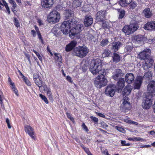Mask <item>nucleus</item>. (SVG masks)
<instances>
[{
  "label": "nucleus",
  "instance_id": "nucleus-1",
  "mask_svg": "<svg viewBox=\"0 0 155 155\" xmlns=\"http://www.w3.org/2000/svg\"><path fill=\"white\" fill-rule=\"evenodd\" d=\"M74 14L71 10H66L64 12V17L67 21H64L61 25V29L63 34H67L69 33L70 37L73 38L75 36L79 33L81 31L83 25L81 24L77 25L74 27L72 25L76 24L77 22L73 19Z\"/></svg>",
  "mask_w": 155,
  "mask_h": 155
},
{
  "label": "nucleus",
  "instance_id": "nucleus-2",
  "mask_svg": "<svg viewBox=\"0 0 155 155\" xmlns=\"http://www.w3.org/2000/svg\"><path fill=\"white\" fill-rule=\"evenodd\" d=\"M138 23V21L133 20L129 25H125L124 27L122 29V31L127 35H130L133 33L139 28Z\"/></svg>",
  "mask_w": 155,
  "mask_h": 155
},
{
  "label": "nucleus",
  "instance_id": "nucleus-3",
  "mask_svg": "<svg viewBox=\"0 0 155 155\" xmlns=\"http://www.w3.org/2000/svg\"><path fill=\"white\" fill-rule=\"evenodd\" d=\"M89 52V49L85 46H80L75 47L73 50L74 55L80 58L84 57Z\"/></svg>",
  "mask_w": 155,
  "mask_h": 155
},
{
  "label": "nucleus",
  "instance_id": "nucleus-4",
  "mask_svg": "<svg viewBox=\"0 0 155 155\" xmlns=\"http://www.w3.org/2000/svg\"><path fill=\"white\" fill-rule=\"evenodd\" d=\"M60 17L59 13L55 10H53L50 13L47 20L49 23L55 24L59 22Z\"/></svg>",
  "mask_w": 155,
  "mask_h": 155
},
{
  "label": "nucleus",
  "instance_id": "nucleus-5",
  "mask_svg": "<svg viewBox=\"0 0 155 155\" xmlns=\"http://www.w3.org/2000/svg\"><path fill=\"white\" fill-rule=\"evenodd\" d=\"M151 51L150 49L146 48L143 51L140 52L138 55V58L140 60H143L145 61L150 60L153 58L150 55Z\"/></svg>",
  "mask_w": 155,
  "mask_h": 155
},
{
  "label": "nucleus",
  "instance_id": "nucleus-6",
  "mask_svg": "<svg viewBox=\"0 0 155 155\" xmlns=\"http://www.w3.org/2000/svg\"><path fill=\"white\" fill-rule=\"evenodd\" d=\"M152 94H148L146 95V97L144 98L142 105L145 109H149L152 104V101L151 99L152 97Z\"/></svg>",
  "mask_w": 155,
  "mask_h": 155
},
{
  "label": "nucleus",
  "instance_id": "nucleus-7",
  "mask_svg": "<svg viewBox=\"0 0 155 155\" xmlns=\"http://www.w3.org/2000/svg\"><path fill=\"white\" fill-rule=\"evenodd\" d=\"M115 86L114 84H108L107 87L105 91L106 95L112 97L114 96L116 91Z\"/></svg>",
  "mask_w": 155,
  "mask_h": 155
},
{
  "label": "nucleus",
  "instance_id": "nucleus-8",
  "mask_svg": "<svg viewBox=\"0 0 155 155\" xmlns=\"http://www.w3.org/2000/svg\"><path fill=\"white\" fill-rule=\"evenodd\" d=\"M35 29V30H32L31 31L30 34L34 38H35L36 36V32L38 36V38L40 40L42 44H44V41L43 38L41 35V33L39 29L38 28L36 25L34 26Z\"/></svg>",
  "mask_w": 155,
  "mask_h": 155
},
{
  "label": "nucleus",
  "instance_id": "nucleus-9",
  "mask_svg": "<svg viewBox=\"0 0 155 155\" xmlns=\"http://www.w3.org/2000/svg\"><path fill=\"white\" fill-rule=\"evenodd\" d=\"M24 130L25 133L33 139L35 140L36 137L35 136L34 129L30 126L26 125L24 127Z\"/></svg>",
  "mask_w": 155,
  "mask_h": 155
},
{
  "label": "nucleus",
  "instance_id": "nucleus-10",
  "mask_svg": "<svg viewBox=\"0 0 155 155\" xmlns=\"http://www.w3.org/2000/svg\"><path fill=\"white\" fill-rule=\"evenodd\" d=\"M124 73L121 69H117L115 70L112 77L114 80L117 81L120 78H122V77L124 76Z\"/></svg>",
  "mask_w": 155,
  "mask_h": 155
},
{
  "label": "nucleus",
  "instance_id": "nucleus-11",
  "mask_svg": "<svg viewBox=\"0 0 155 155\" xmlns=\"http://www.w3.org/2000/svg\"><path fill=\"white\" fill-rule=\"evenodd\" d=\"M143 77L141 76H138L136 78L134 84V89H139L140 88L143 82Z\"/></svg>",
  "mask_w": 155,
  "mask_h": 155
},
{
  "label": "nucleus",
  "instance_id": "nucleus-12",
  "mask_svg": "<svg viewBox=\"0 0 155 155\" xmlns=\"http://www.w3.org/2000/svg\"><path fill=\"white\" fill-rule=\"evenodd\" d=\"M129 98L125 96L123 99V102L121 106L124 110L125 111L129 110L131 105L130 103L128 101Z\"/></svg>",
  "mask_w": 155,
  "mask_h": 155
},
{
  "label": "nucleus",
  "instance_id": "nucleus-13",
  "mask_svg": "<svg viewBox=\"0 0 155 155\" xmlns=\"http://www.w3.org/2000/svg\"><path fill=\"white\" fill-rule=\"evenodd\" d=\"M153 61V58L144 61L142 66L143 69L146 71L149 70V69L152 67Z\"/></svg>",
  "mask_w": 155,
  "mask_h": 155
},
{
  "label": "nucleus",
  "instance_id": "nucleus-14",
  "mask_svg": "<svg viewBox=\"0 0 155 155\" xmlns=\"http://www.w3.org/2000/svg\"><path fill=\"white\" fill-rule=\"evenodd\" d=\"M41 5L43 8H47L52 7L53 4V0H41Z\"/></svg>",
  "mask_w": 155,
  "mask_h": 155
},
{
  "label": "nucleus",
  "instance_id": "nucleus-15",
  "mask_svg": "<svg viewBox=\"0 0 155 155\" xmlns=\"http://www.w3.org/2000/svg\"><path fill=\"white\" fill-rule=\"evenodd\" d=\"M125 81L126 82L130 84L134 82L135 77L132 73H127L125 76Z\"/></svg>",
  "mask_w": 155,
  "mask_h": 155
},
{
  "label": "nucleus",
  "instance_id": "nucleus-16",
  "mask_svg": "<svg viewBox=\"0 0 155 155\" xmlns=\"http://www.w3.org/2000/svg\"><path fill=\"white\" fill-rule=\"evenodd\" d=\"M77 42L76 41H72L66 45L65 48V51L68 52L72 51L73 49L74 50L77 45Z\"/></svg>",
  "mask_w": 155,
  "mask_h": 155
},
{
  "label": "nucleus",
  "instance_id": "nucleus-17",
  "mask_svg": "<svg viewBox=\"0 0 155 155\" xmlns=\"http://www.w3.org/2000/svg\"><path fill=\"white\" fill-rule=\"evenodd\" d=\"M43 88L44 91H46L47 95L49 100L51 101H53V98L50 88L48 87L45 84H43Z\"/></svg>",
  "mask_w": 155,
  "mask_h": 155
},
{
  "label": "nucleus",
  "instance_id": "nucleus-18",
  "mask_svg": "<svg viewBox=\"0 0 155 155\" xmlns=\"http://www.w3.org/2000/svg\"><path fill=\"white\" fill-rule=\"evenodd\" d=\"M147 90L150 94L155 93V81H151L149 82L147 86Z\"/></svg>",
  "mask_w": 155,
  "mask_h": 155
},
{
  "label": "nucleus",
  "instance_id": "nucleus-19",
  "mask_svg": "<svg viewBox=\"0 0 155 155\" xmlns=\"http://www.w3.org/2000/svg\"><path fill=\"white\" fill-rule=\"evenodd\" d=\"M61 32L63 33L61 30V26L60 28L57 25L54 26L51 30V32L56 37L59 36Z\"/></svg>",
  "mask_w": 155,
  "mask_h": 155
},
{
  "label": "nucleus",
  "instance_id": "nucleus-20",
  "mask_svg": "<svg viewBox=\"0 0 155 155\" xmlns=\"http://www.w3.org/2000/svg\"><path fill=\"white\" fill-rule=\"evenodd\" d=\"M107 82V80L105 78H97V88H101L106 86Z\"/></svg>",
  "mask_w": 155,
  "mask_h": 155
},
{
  "label": "nucleus",
  "instance_id": "nucleus-21",
  "mask_svg": "<svg viewBox=\"0 0 155 155\" xmlns=\"http://www.w3.org/2000/svg\"><path fill=\"white\" fill-rule=\"evenodd\" d=\"M132 38L133 41L138 43H142L145 40V37L140 35H133Z\"/></svg>",
  "mask_w": 155,
  "mask_h": 155
},
{
  "label": "nucleus",
  "instance_id": "nucleus-22",
  "mask_svg": "<svg viewBox=\"0 0 155 155\" xmlns=\"http://www.w3.org/2000/svg\"><path fill=\"white\" fill-rule=\"evenodd\" d=\"M93 23V19L91 16L87 15L84 19V24L85 26L87 27L90 26Z\"/></svg>",
  "mask_w": 155,
  "mask_h": 155
},
{
  "label": "nucleus",
  "instance_id": "nucleus-23",
  "mask_svg": "<svg viewBox=\"0 0 155 155\" xmlns=\"http://www.w3.org/2000/svg\"><path fill=\"white\" fill-rule=\"evenodd\" d=\"M97 65V74H98L97 76V78H105V74H106V72L105 70H102L101 69L99 70L100 69H98L99 67L100 68H101V65L100 63H98Z\"/></svg>",
  "mask_w": 155,
  "mask_h": 155
},
{
  "label": "nucleus",
  "instance_id": "nucleus-24",
  "mask_svg": "<svg viewBox=\"0 0 155 155\" xmlns=\"http://www.w3.org/2000/svg\"><path fill=\"white\" fill-rule=\"evenodd\" d=\"M144 29L147 30L155 29V21L147 22L144 26Z\"/></svg>",
  "mask_w": 155,
  "mask_h": 155
},
{
  "label": "nucleus",
  "instance_id": "nucleus-25",
  "mask_svg": "<svg viewBox=\"0 0 155 155\" xmlns=\"http://www.w3.org/2000/svg\"><path fill=\"white\" fill-rule=\"evenodd\" d=\"M8 82L10 85H11V87L12 90L16 95L18 96L19 94L18 90L16 88L14 83L12 82L11 79L10 77H9L8 78Z\"/></svg>",
  "mask_w": 155,
  "mask_h": 155
},
{
  "label": "nucleus",
  "instance_id": "nucleus-26",
  "mask_svg": "<svg viewBox=\"0 0 155 155\" xmlns=\"http://www.w3.org/2000/svg\"><path fill=\"white\" fill-rule=\"evenodd\" d=\"M117 85L119 89H122L125 86V81L124 78H121L118 80Z\"/></svg>",
  "mask_w": 155,
  "mask_h": 155
},
{
  "label": "nucleus",
  "instance_id": "nucleus-27",
  "mask_svg": "<svg viewBox=\"0 0 155 155\" xmlns=\"http://www.w3.org/2000/svg\"><path fill=\"white\" fill-rule=\"evenodd\" d=\"M122 44L120 41H117L113 43L112 48L114 49L115 51H117L120 47Z\"/></svg>",
  "mask_w": 155,
  "mask_h": 155
},
{
  "label": "nucleus",
  "instance_id": "nucleus-28",
  "mask_svg": "<svg viewBox=\"0 0 155 155\" xmlns=\"http://www.w3.org/2000/svg\"><path fill=\"white\" fill-rule=\"evenodd\" d=\"M54 58L57 62L61 64L62 63V58L61 55L59 53H55L54 54Z\"/></svg>",
  "mask_w": 155,
  "mask_h": 155
},
{
  "label": "nucleus",
  "instance_id": "nucleus-29",
  "mask_svg": "<svg viewBox=\"0 0 155 155\" xmlns=\"http://www.w3.org/2000/svg\"><path fill=\"white\" fill-rule=\"evenodd\" d=\"M145 16L147 18H149L152 15V12L150 11L149 8H146L145 9L143 12Z\"/></svg>",
  "mask_w": 155,
  "mask_h": 155
},
{
  "label": "nucleus",
  "instance_id": "nucleus-30",
  "mask_svg": "<svg viewBox=\"0 0 155 155\" xmlns=\"http://www.w3.org/2000/svg\"><path fill=\"white\" fill-rule=\"evenodd\" d=\"M132 90L131 88L129 86H126L122 92V94L124 95H128L130 94Z\"/></svg>",
  "mask_w": 155,
  "mask_h": 155
},
{
  "label": "nucleus",
  "instance_id": "nucleus-31",
  "mask_svg": "<svg viewBox=\"0 0 155 155\" xmlns=\"http://www.w3.org/2000/svg\"><path fill=\"white\" fill-rule=\"evenodd\" d=\"M132 0H121L119 2L122 7L126 6L131 2Z\"/></svg>",
  "mask_w": 155,
  "mask_h": 155
},
{
  "label": "nucleus",
  "instance_id": "nucleus-32",
  "mask_svg": "<svg viewBox=\"0 0 155 155\" xmlns=\"http://www.w3.org/2000/svg\"><path fill=\"white\" fill-rule=\"evenodd\" d=\"M117 10L119 15L118 19H122L125 15V11L124 10L120 9H117Z\"/></svg>",
  "mask_w": 155,
  "mask_h": 155
},
{
  "label": "nucleus",
  "instance_id": "nucleus-33",
  "mask_svg": "<svg viewBox=\"0 0 155 155\" xmlns=\"http://www.w3.org/2000/svg\"><path fill=\"white\" fill-rule=\"evenodd\" d=\"M106 13V10H101L97 12V17H98L100 19V21H101V19L105 17Z\"/></svg>",
  "mask_w": 155,
  "mask_h": 155
},
{
  "label": "nucleus",
  "instance_id": "nucleus-34",
  "mask_svg": "<svg viewBox=\"0 0 155 155\" xmlns=\"http://www.w3.org/2000/svg\"><path fill=\"white\" fill-rule=\"evenodd\" d=\"M96 62L94 63V66L91 65L90 67V70L91 72L94 74L96 75L97 74V67L95 66Z\"/></svg>",
  "mask_w": 155,
  "mask_h": 155
},
{
  "label": "nucleus",
  "instance_id": "nucleus-35",
  "mask_svg": "<svg viewBox=\"0 0 155 155\" xmlns=\"http://www.w3.org/2000/svg\"><path fill=\"white\" fill-rule=\"evenodd\" d=\"M101 21L102 22V28L104 29H108L110 28L108 23L107 22L103 20H102Z\"/></svg>",
  "mask_w": 155,
  "mask_h": 155
},
{
  "label": "nucleus",
  "instance_id": "nucleus-36",
  "mask_svg": "<svg viewBox=\"0 0 155 155\" xmlns=\"http://www.w3.org/2000/svg\"><path fill=\"white\" fill-rule=\"evenodd\" d=\"M81 3L79 0H74L73 2L72 6L74 8H77L81 6Z\"/></svg>",
  "mask_w": 155,
  "mask_h": 155
},
{
  "label": "nucleus",
  "instance_id": "nucleus-37",
  "mask_svg": "<svg viewBox=\"0 0 155 155\" xmlns=\"http://www.w3.org/2000/svg\"><path fill=\"white\" fill-rule=\"evenodd\" d=\"M34 82L37 86L39 88V90L41 91V88L42 87H43V84H42V81L39 78L37 80H35Z\"/></svg>",
  "mask_w": 155,
  "mask_h": 155
},
{
  "label": "nucleus",
  "instance_id": "nucleus-38",
  "mask_svg": "<svg viewBox=\"0 0 155 155\" xmlns=\"http://www.w3.org/2000/svg\"><path fill=\"white\" fill-rule=\"evenodd\" d=\"M111 53V51L108 49H105L103 53L102 56L103 58L108 57Z\"/></svg>",
  "mask_w": 155,
  "mask_h": 155
},
{
  "label": "nucleus",
  "instance_id": "nucleus-39",
  "mask_svg": "<svg viewBox=\"0 0 155 155\" xmlns=\"http://www.w3.org/2000/svg\"><path fill=\"white\" fill-rule=\"evenodd\" d=\"M120 61V57L119 54L116 53H113V61L117 63Z\"/></svg>",
  "mask_w": 155,
  "mask_h": 155
},
{
  "label": "nucleus",
  "instance_id": "nucleus-40",
  "mask_svg": "<svg viewBox=\"0 0 155 155\" xmlns=\"http://www.w3.org/2000/svg\"><path fill=\"white\" fill-rule=\"evenodd\" d=\"M133 46L131 44H127L125 47V50L127 52H130L133 49Z\"/></svg>",
  "mask_w": 155,
  "mask_h": 155
},
{
  "label": "nucleus",
  "instance_id": "nucleus-41",
  "mask_svg": "<svg viewBox=\"0 0 155 155\" xmlns=\"http://www.w3.org/2000/svg\"><path fill=\"white\" fill-rule=\"evenodd\" d=\"M2 1L3 3V6H5L7 12H8V14H9L10 13V11L7 3L4 0H2Z\"/></svg>",
  "mask_w": 155,
  "mask_h": 155
},
{
  "label": "nucleus",
  "instance_id": "nucleus-42",
  "mask_svg": "<svg viewBox=\"0 0 155 155\" xmlns=\"http://www.w3.org/2000/svg\"><path fill=\"white\" fill-rule=\"evenodd\" d=\"M4 98L3 93L0 90V103L2 107H4V105L3 102V98Z\"/></svg>",
  "mask_w": 155,
  "mask_h": 155
},
{
  "label": "nucleus",
  "instance_id": "nucleus-43",
  "mask_svg": "<svg viewBox=\"0 0 155 155\" xmlns=\"http://www.w3.org/2000/svg\"><path fill=\"white\" fill-rule=\"evenodd\" d=\"M152 75L151 71L149 70H148L147 72L145 73L143 77L148 78H150L152 77Z\"/></svg>",
  "mask_w": 155,
  "mask_h": 155
},
{
  "label": "nucleus",
  "instance_id": "nucleus-44",
  "mask_svg": "<svg viewBox=\"0 0 155 155\" xmlns=\"http://www.w3.org/2000/svg\"><path fill=\"white\" fill-rule=\"evenodd\" d=\"M66 115L67 116V117L68 118L70 119V120L73 123H75V121L74 120V118L72 117V115L70 113H68V112L66 113Z\"/></svg>",
  "mask_w": 155,
  "mask_h": 155
},
{
  "label": "nucleus",
  "instance_id": "nucleus-45",
  "mask_svg": "<svg viewBox=\"0 0 155 155\" xmlns=\"http://www.w3.org/2000/svg\"><path fill=\"white\" fill-rule=\"evenodd\" d=\"M39 96L46 104L49 103V101L46 97L45 96L41 94H39Z\"/></svg>",
  "mask_w": 155,
  "mask_h": 155
},
{
  "label": "nucleus",
  "instance_id": "nucleus-46",
  "mask_svg": "<svg viewBox=\"0 0 155 155\" xmlns=\"http://www.w3.org/2000/svg\"><path fill=\"white\" fill-rule=\"evenodd\" d=\"M14 23L15 25L17 28L20 27V24L18 20L16 18H14Z\"/></svg>",
  "mask_w": 155,
  "mask_h": 155
},
{
  "label": "nucleus",
  "instance_id": "nucleus-47",
  "mask_svg": "<svg viewBox=\"0 0 155 155\" xmlns=\"http://www.w3.org/2000/svg\"><path fill=\"white\" fill-rule=\"evenodd\" d=\"M109 41L107 39H103L101 42V45L102 46H105L108 45Z\"/></svg>",
  "mask_w": 155,
  "mask_h": 155
},
{
  "label": "nucleus",
  "instance_id": "nucleus-48",
  "mask_svg": "<svg viewBox=\"0 0 155 155\" xmlns=\"http://www.w3.org/2000/svg\"><path fill=\"white\" fill-rule=\"evenodd\" d=\"M81 147L83 149L84 151L87 154L91 152L88 148H87L84 147V146L82 144H81Z\"/></svg>",
  "mask_w": 155,
  "mask_h": 155
},
{
  "label": "nucleus",
  "instance_id": "nucleus-49",
  "mask_svg": "<svg viewBox=\"0 0 155 155\" xmlns=\"http://www.w3.org/2000/svg\"><path fill=\"white\" fill-rule=\"evenodd\" d=\"M130 4V9H134L137 6V4L134 2H131Z\"/></svg>",
  "mask_w": 155,
  "mask_h": 155
},
{
  "label": "nucleus",
  "instance_id": "nucleus-50",
  "mask_svg": "<svg viewBox=\"0 0 155 155\" xmlns=\"http://www.w3.org/2000/svg\"><path fill=\"white\" fill-rule=\"evenodd\" d=\"M33 52H34V53L36 54V55H37V56L38 57V58L39 59V60L41 61H42V58L41 56L39 54V53L37 52L36 51L33 50Z\"/></svg>",
  "mask_w": 155,
  "mask_h": 155
},
{
  "label": "nucleus",
  "instance_id": "nucleus-51",
  "mask_svg": "<svg viewBox=\"0 0 155 155\" xmlns=\"http://www.w3.org/2000/svg\"><path fill=\"white\" fill-rule=\"evenodd\" d=\"M25 83L28 86H31V83L29 80L27 78L25 77L23 79Z\"/></svg>",
  "mask_w": 155,
  "mask_h": 155
},
{
  "label": "nucleus",
  "instance_id": "nucleus-52",
  "mask_svg": "<svg viewBox=\"0 0 155 155\" xmlns=\"http://www.w3.org/2000/svg\"><path fill=\"white\" fill-rule=\"evenodd\" d=\"M81 127L86 132H88V131L89 130L87 127L86 126V125L84 123H83L82 124Z\"/></svg>",
  "mask_w": 155,
  "mask_h": 155
},
{
  "label": "nucleus",
  "instance_id": "nucleus-53",
  "mask_svg": "<svg viewBox=\"0 0 155 155\" xmlns=\"http://www.w3.org/2000/svg\"><path fill=\"white\" fill-rule=\"evenodd\" d=\"M115 128L118 131L121 132L123 133L124 131V129L123 128L120 127L116 126L115 127Z\"/></svg>",
  "mask_w": 155,
  "mask_h": 155
},
{
  "label": "nucleus",
  "instance_id": "nucleus-54",
  "mask_svg": "<svg viewBox=\"0 0 155 155\" xmlns=\"http://www.w3.org/2000/svg\"><path fill=\"white\" fill-rule=\"evenodd\" d=\"M148 42L150 44L155 43V37H154L153 38L149 39L148 41Z\"/></svg>",
  "mask_w": 155,
  "mask_h": 155
},
{
  "label": "nucleus",
  "instance_id": "nucleus-55",
  "mask_svg": "<svg viewBox=\"0 0 155 155\" xmlns=\"http://www.w3.org/2000/svg\"><path fill=\"white\" fill-rule=\"evenodd\" d=\"M121 144L123 146H128L130 145L129 143H126L125 140H121Z\"/></svg>",
  "mask_w": 155,
  "mask_h": 155
},
{
  "label": "nucleus",
  "instance_id": "nucleus-56",
  "mask_svg": "<svg viewBox=\"0 0 155 155\" xmlns=\"http://www.w3.org/2000/svg\"><path fill=\"white\" fill-rule=\"evenodd\" d=\"M6 122L7 124L8 128L10 129L11 128V126L10 124L9 120L8 118H6Z\"/></svg>",
  "mask_w": 155,
  "mask_h": 155
},
{
  "label": "nucleus",
  "instance_id": "nucleus-57",
  "mask_svg": "<svg viewBox=\"0 0 155 155\" xmlns=\"http://www.w3.org/2000/svg\"><path fill=\"white\" fill-rule=\"evenodd\" d=\"M99 124H101L103 127H108V125L103 121L101 122Z\"/></svg>",
  "mask_w": 155,
  "mask_h": 155
},
{
  "label": "nucleus",
  "instance_id": "nucleus-58",
  "mask_svg": "<svg viewBox=\"0 0 155 155\" xmlns=\"http://www.w3.org/2000/svg\"><path fill=\"white\" fill-rule=\"evenodd\" d=\"M39 76L37 74H34L33 75V80L34 81H35V80H37L38 79H39Z\"/></svg>",
  "mask_w": 155,
  "mask_h": 155
},
{
  "label": "nucleus",
  "instance_id": "nucleus-59",
  "mask_svg": "<svg viewBox=\"0 0 155 155\" xmlns=\"http://www.w3.org/2000/svg\"><path fill=\"white\" fill-rule=\"evenodd\" d=\"M67 80L70 82L72 83L73 81L72 80L71 77L69 76H67L66 77Z\"/></svg>",
  "mask_w": 155,
  "mask_h": 155
},
{
  "label": "nucleus",
  "instance_id": "nucleus-60",
  "mask_svg": "<svg viewBox=\"0 0 155 155\" xmlns=\"http://www.w3.org/2000/svg\"><path fill=\"white\" fill-rule=\"evenodd\" d=\"M17 7H14L13 6H12L11 8L12 11L13 12L15 15L17 11L15 10V8Z\"/></svg>",
  "mask_w": 155,
  "mask_h": 155
},
{
  "label": "nucleus",
  "instance_id": "nucleus-61",
  "mask_svg": "<svg viewBox=\"0 0 155 155\" xmlns=\"http://www.w3.org/2000/svg\"><path fill=\"white\" fill-rule=\"evenodd\" d=\"M9 3L12 5V6L14 7H17V4L14 0L9 2Z\"/></svg>",
  "mask_w": 155,
  "mask_h": 155
},
{
  "label": "nucleus",
  "instance_id": "nucleus-62",
  "mask_svg": "<svg viewBox=\"0 0 155 155\" xmlns=\"http://www.w3.org/2000/svg\"><path fill=\"white\" fill-rule=\"evenodd\" d=\"M90 118L94 122H97V118L93 116H91Z\"/></svg>",
  "mask_w": 155,
  "mask_h": 155
},
{
  "label": "nucleus",
  "instance_id": "nucleus-63",
  "mask_svg": "<svg viewBox=\"0 0 155 155\" xmlns=\"http://www.w3.org/2000/svg\"><path fill=\"white\" fill-rule=\"evenodd\" d=\"M18 72L19 73L20 76L23 79H24V78L26 77L23 75V74L19 70L18 71Z\"/></svg>",
  "mask_w": 155,
  "mask_h": 155
},
{
  "label": "nucleus",
  "instance_id": "nucleus-64",
  "mask_svg": "<svg viewBox=\"0 0 155 155\" xmlns=\"http://www.w3.org/2000/svg\"><path fill=\"white\" fill-rule=\"evenodd\" d=\"M102 153L105 155H110L109 154L108 151L107 149H105V150L103 151L102 152Z\"/></svg>",
  "mask_w": 155,
  "mask_h": 155
}]
</instances>
